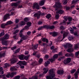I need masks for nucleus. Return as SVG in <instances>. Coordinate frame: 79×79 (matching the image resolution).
<instances>
[{"mask_svg": "<svg viewBox=\"0 0 79 79\" xmlns=\"http://www.w3.org/2000/svg\"><path fill=\"white\" fill-rule=\"evenodd\" d=\"M27 37H28V36L27 35H23L22 37V39L23 40H26V39H27Z\"/></svg>", "mask_w": 79, "mask_h": 79, "instance_id": "nucleus-13", "label": "nucleus"}, {"mask_svg": "<svg viewBox=\"0 0 79 79\" xmlns=\"http://www.w3.org/2000/svg\"><path fill=\"white\" fill-rule=\"evenodd\" d=\"M50 63V61H47V62H46L44 63L45 66L47 67V66H48V64H49Z\"/></svg>", "mask_w": 79, "mask_h": 79, "instance_id": "nucleus-22", "label": "nucleus"}, {"mask_svg": "<svg viewBox=\"0 0 79 79\" xmlns=\"http://www.w3.org/2000/svg\"><path fill=\"white\" fill-rule=\"evenodd\" d=\"M5 34V33H4V32H2L0 34V37H2V35H3Z\"/></svg>", "mask_w": 79, "mask_h": 79, "instance_id": "nucleus-62", "label": "nucleus"}, {"mask_svg": "<svg viewBox=\"0 0 79 79\" xmlns=\"http://www.w3.org/2000/svg\"><path fill=\"white\" fill-rule=\"evenodd\" d=\"M78 73H79V69L77 70V71L74 74L75 78L76 79H77L78 78V76H77Z\"/></svg>", "mask_w": 79, "mask_h": 79, "instance_id": "nucleus-10", "label": "nucleus"}, {"mask_svg": "<svg viewBox=\"0 0 79 79\" xmlns=\"http://www.w3.org/2000/svg\"><path fill=\"white\" fill-rule=\"evenodd\" d=\"M32 79H38L37 76H35L33 77L32 78Z\"/></svg>", "mask_w": 79, "mask_h": 79, "instance_id": "nucleus-59", "label": "nucleus"}, {"mask_svg": "<svg viewBox=\"0 0 79 79\" xmlns=\"http://www.w3.org/2000/svg\"><path fill=\"white\" fill-rule=\"evenodd\" d=\"M9 16H10V14H7L5 15L4 17V21H6V19H7V18H9Z\"/></svg>", "mask_w": 79, "mask_h": 79, "instance_id": "nucleus-12", "label": "nucleus"}, {"mask_svg": "<svg viewBox=\"0 0 79 79\" xmlns=\"http://www.w3.org/2000/svg\"><path fill=\"white\" fill-rule=\"evenodd\" d=\"M79 1V0H76L75 1L73 0V1H72V4H75L77 3V2H78Z\"/></svg>", "mask_w": 79, "mask_h": 79, "instance_id": "nucleus-31", "label": "nucleus"}, {"mask_svg": "<svg viewBox=\"0 0 79 79\" xmlns=\"http://www.w3.org/2000/svg\"><path fill=\"white\" fill-rule=\"evenodd\" d=\"M73 47V45H72L71 44H69L68 48H72Z\"/></svg>", "mask_w": 79, "mask_h": 79, "instance_id": "nucleus-61", "label": "nucleus"}, {"mask_svg": "<svg viewBox=\"0 0 79 79\" xmlns=\"http://www.w3.org/2000/svg\"><path fill=\"white\" fill-rule=\"evenodd\" d=\"M24 21L25 22H27V21H29V19L28 18H26L24 19Z\"/></svg>", "mask_w": 79, "mask_h": 79, "instance_id": "nucleus-39", "label": "nucleus"}, {"mask_svg": "<svg viewBox=\"0 0 79 79\" xmlns=\"http://www.w3.org/2000/svg\"><path fill=\"white\" fill-rule=\"evenodd\" d=\"M27 63L25 61H22V65H26Z\"/></svg>", "mask_w": 79, "mask_h": 79, "instance_id": "nucleus-49", "label": "nucleus"}, {"mask_svg": "<svg viewBox=\"0 0 79 79\" xmlns=\"http://www.w3.org/2000/svg\"><path fill=\"white\" fill-rule=\"evenodd\" d=\"M10 37V35L6 34L3 38H0V40H8Z\"/></svg>", "mask_w": 79, "mask_h": 79, "instance_id": "nucleus-3", "label": "nucleus"}, {"mask_svg": "<svg viewBox=\"0 0 79 79\" xmlns=\"http://www.w3.org/2000/svg\"><path fill=\"white\" fill-rule=\"evenodd\" d=\"M30 56L29 55H28V56H26L24 57V59H25L26 60H28V58H29V57Z\"/></svg>", "mask_w": 79, "mask_h": 79, "instance_id": "nucleus-44", "label": "nucleus"}, {"mask_svg": "<svg viewBox=\"0 0 79 79\" xmlns=\"http://www.w3.org/2000/svg\"><path fill=\"white\" fill-rule=\"evenodd\" d=\"M76 69H73L72 70H71V73H72V74H73V73H74V72H75V71H76Z\"/></svg>", "mask_w": 79, "mask_h": 79, "instance_id": "nucleus-45", "label": "nucleus"}, {"mask_svg": "<svg viewBox=\"0 0 79 79\" xmlns=\"http://www.w3.org/2000/svg\"><path fill=\"white\" fill-rule=\"evenodd\" d=\"M27 26H28V27H30L31 26V23L28 22L27 23Z\"/></svg>", "mask_w": 79, "mask_h": 79, "instance_id": "nucleus-37", "label": "nucleus"}, {"mask_svg": "<svg viewBox=\"0 0 79 79\" xmlns=\"http://www.w3.org/2000/svg\"><path fill=\"white\" fill-rule=\"evenodd\" d=\"M9 73L10 75V77L12 78L13 77H14V75H15V74H16L17 73L16 72H14Z\"/></svg>", "mask_w": 79, "mask_h": 79, "instance_id": "nucleus-9", "label": "nucleus"}, {"mask_svg": "<svg viewBox=\"0 0 79 79\" xmlns=\"http://www.w3.org/2000/svg\"><path fill=\"white\" fill-rule=\"evenodd\" d=\"M69 21H72L73 19L71 17H69L68 19Z\"/></svg>", "mask_w": 79, "mask_h": 79, "instance_id": "nucleus-64", "label": "nucleus"}, {"mask_svg": "<svg viewBox=\"0 0 79 79\" xmlns=\"http://www.w3.org/2000/svg\"><path fill=\"white\" fill-rule=\"evenodd\" d=\"M18 61V59H15L14 60H11V64H15L16 62Z\"/></svg>", "mask_w": 79, "mask_h": 79, "instance_id": "nucleus-17", "label": "nucleus"}, {"mask_svg": "<svg viewBox=\"0 0 79 79\" xmlns=\"http://www.w3.org/2000/svg\"><path fill=\"white\" fill-rule=\"evenodd\" d=\"M5 55V53H0V58H1L2 56H4Z\"/></svg>", "mask_w": 79, "mask_h": 79, "instance_id": "nucleus-27", "label": "nucleus"}, {"mask_svg": "<svg viewBox=\"0 0 79 79\" xmlns=\"http://www.w3.org/2000/svg\"><path fill=\"white\" fill-rule=\"evenodd\" d=\"M49 34L50 35H52L53 37H56V36H57V33L56 32H49Z\"/></svg>", "mask_w": 79, "mask_h": 79, "instance_id": "nucleus-11", "label": "nucleus"}, {"mask_svg": "<svg viewBox=\"0 0 79 79\" xmlns=\"http://www.w3.org/2000/svg\"><path fill=\"white\" fill-rule=\"evenodd\" d=\"M64 2L63 3L64 5H66V4H67V3H68V1L67 0H66L65 1L64 0Z\"/></svg>", "mask_w": 79, "mask_h": 79, "instance_id": "nucleus-63", "label": "nucleus"}, {"mask_svg": "<svg viewBox=\"0 0 79 79\" xmlns=\"http://www.w3.org/2000/svg\"><path fill=\"white\" fill-rule=\"evenodd\" d=\"M42 29H44V26H41L38 28V31H40V30H42Z\"/></svg>", "mask_w": 79, "mask_h": 79, "instance_id": "nucleus-38", "label": "nucleus"}, {"mask_svg": "<svg viewBox=\"0 0 79 79\" xmlns=\"http://www.w3.org/2000/svg\"><path fill=\"white\" fill-rule=\"evenodd\" d=\"M42 61H43V60H42V59H40L39 61V62L40 64V63H41V62H42Z\"/></svg>", "mask_w": 79, "mask_h": 79, "instance_id": "nucleus-58", "label": "nucleus"}, {"mask_svg": "<svg viewBox=\"0 0 79 79\" xmlns=\"http://www.w3.org/2000/svg\"><path fill=\"white\" fill-rule=\"evenodd\" d=\"M17 4L16 3H14L12 4L11 5V6H17Z\"/></svg>", "mask_w": 79, "mask_h": 79, "instance_id": "nucleus-54", "label": "nucleus"}, {"mask_svg": "<svg viewBox=\"0 0 79 79\" xmlns=\"http://www.w3.org/2000/svg\"><path fill=\"white\" fill-rule=\"evenodd\" d=\"M19 36L20 37H23V36L24 35H23V34L22 33H19Z\"/></svg>", "mask_w": 79, "mask_h": 79, "instance_id": "nucleus-56", "label": "nucleus"}, {"mask_svg": "<svg viewBox=\"0 0 79 79\" xmlns=\"http://www.w3.org/2000/svg\"><path fill=\"white\" fill-rule=\"evenodd\" d=\"M65 56H67V57H69V56H73V54L72 53H71L70 54L68 53L67 54H65Z\"/></svg>", "mask_w": 79, "mask_h": 79, "instance_id": "nucleus-15", "label": "nucleus"}, {"mask_svg": "<svg viewBox=\"0 0 79 79\" xmlns=\"http://www.w3.org/2000/svg\"><path fill=\"white\" fill-rule=\"evenodd\" d=\"M37 47H38V44H35L34 46L32 47L33 50H34V49H36L37 48Z\"/></svg>", "mask_w": 79, "mask_h": 79, "instance_id": "nucleus-25", "label": "nucleus"}, {"mask_svg": "<svg viewBox=\"0 0 79 79\" xmlns=\"http://www.w3.org/2000/svg\"><path fill=\"white\" fill-rule=\"evenodd\" d=\"M33 9H37V10H39L40 9V6L39 5V4L37 3H34L33 6Z\"/></svg>", "mask_w": 79, "mask_h": 79, "instance_id": "nucleus-4", "label": "nucleus"}, {"mask_svg": "<svg viewBox=\"0 0 79 79\" xmlns=\"http://www.w3.org/2000/svg\"><path fill=\"white\" fill-rule=\"evenodd\" d=\"M2 40V45H6V46L8 45V41L5 40Z\"/></svg>", "mask_w": 79, "mask_h": 79, "instance_id": "nucleus-7", "label": "nucleus"}, {"mask_svg": "<svg viewBox=\"0 0 79 79\" xmlns=\"http://www.w3.org/2000/svg\"><path fill=\"white\" fill-rule=\"evenodd\" d=\"M41 14V12L40 11L38 12L37 13L35 14L34 15L35 17H37V19H39Z\"/></svg>", "mask_w": 79, "mask_h": 79, "instance_id": "nucleus-6", "label": "nucleus"}, {"mask_svg": "<svg viewBox=\"0 0 79 79\" xmlns=\"http://www.w3.org/2000/svg\"><path fill=\"white\" fill-rule=\"evenodd\" d=\"M64 13V11L62 10H59L58 11L56 12V13H59L60 15H62Z\"/></svg>", "mask_w": 79, "mask_h": 79, "instance_id": "nucleus-14", "label": "nucleus"}, {"mask_svg": "<svg viewBox=\"0 0 79 79\" xmlns=\"http://www.w3.org/2000/svg\"><path fill=\"white\" fill-rule=\"evenodd\" d=\"M51 17V15L50 14H48L46 16V17L47 19H49V18H50Z\"/></svg>", "mask_w": 79, "mask_h": 79, "instance_id": "nucleus-36", "label": "nucleus"}, {"mask_svg": "<svg viewBox=\"0 0 79 79\" xmlns=\"http://www.w3.org/2000/svg\"><path fill=\"white\" fill-rule=\"evenodd\" d=\"M71 59L70 58H68L64 61V63L66 64L71 62Z\"/></svg>", "mask_w": 79, "mask_h": 79, "instance_id": "nucleus-5", "label": "nucleus"}, {"mask_svg": "<svg viewBox=\"0 0 79 79\" xmlns=\"http://www.w3.org/2000/svg\"><path fill=\"white\" fill-rule=\"evenodd\" d=\"M64 58V56L61 57L60 58H59L58 59V61H61V60H62L63 59V58Z\"/></svg>", "mask_w": 79, "mask_h": 79, "instance_id": "nucleus-50", "label": "nucleus"}, {"mask_svg": "<svg viewBox=\"0 0 79 79\" xmlns=\"http://www.w3.org/2000/svg\"><path fill=\"white\" fill-rule=\"evenodd\" d=\"M20 79V76L18 75L17 76L15 77L14 78V79Z\"/></svg>", "mask_w": 79, "mask_h": 79, "instance_id": "nucleus-35", "label": "nucleus"}, {"mask_svg": "<svg viewBox=\"0 0 79 79\" xmlns=\"http://www.w3.org/2000/svg\"><path fill=\"white\" fill-rule=\"evenodd\" d=\"M56 19H58L59 18V14L58 13H56Z\"/></svg>", "mask_w": 79, "mask_h": 79, "instance_id": "nucleus-52", "label": "nucleus"}, {"mask_svg": "<svg viewBox=\"0 0 79 79\" xmlns=\"http://www.w3.org/2000/svg\"><path fill=\"white\" fill-rule=\"evenodd\" d=\"M42 41L43 42H46V43H48V39L45 38H43L42 39Z\"/></svg>", "mask_w": 79, "mask_h": 79, "instance_id": "nucleus-29", "label": "nucleus"}, {"mask_svg": "<svg viewBox=\"0 0 79 79\" xmlns=\"http://www.w3.org/2000/svg\"><path fill=\"white\" fill-rule=\"evenodd\" d=\"M79 55V51L75 52V56H77Z\"/></svg>", "mask_w": 79, "mask_h": 79, "instance_id": "nucleus-55", "label": "nucleus"}, {"mask_svg": "<svg viewBox=\"0 0 79 79\" xmlns=\"http://www.w3.org/2000/svg\"><path fill=\"white\" fill-rule=\"evenodd\" d=\"M55 26L53 25L49 26V29H55Z\"/></svg>", "mask_w": 79, "mask_h": 79, "instance_id": "nucleus-34", "label": "nucleus"}, {"mask_svg": "<svg viewBox=\"0 0 79 79\" xmlns=\"http://www.w3.org/2000/svg\"><path fill=\"white\" fill-rule=\"evenodd\" d=\"M6 75H2V78L3 79H6Z\"/></svg>", "mask_w": 79, "mask_h": 79, "instance_id": "nucleus-48", "label": "nucleus"}, {"mask_svg": "<svg viewBox=\"0 0 79 79\" xmlns=\"http://www.w3.org/2000/svg\"><path fill=\"white\" fill-rule=\"evenodd\" d=\"M68 34V32H65L63 34V39H64V38H65L66 36H67Z\"/></svg>", "mask_w": 79, "mask_h": 79, "instance_id": "nucleus-23", "label": "nucleus"}, {"mask_svg": "<svg viewBox=\"0 0 79 79\" xmlns=\"http://www.w3.org/2000/svg\"><path fill=\"white\" fill-rule=\"evenodd\" d=\"M49 61H50L51 63H53L55 60V59L53 58L51 59H49Z\"/></svg>", "mask_w": 79, "mask_h": 79, "instance_id": "nucleus-47", "label": "nucleus"}, {"mask_svg": "<svg viewBox=\"0 0 79 79\" xmlns=\"http://www.w3.org/2000/svg\"><path fill=\"white\" fill-rule=\"evenodd\" d=\"M6 26V24H1V26L2 28H4Z\"/></svg>", "mask_w": 79, "mask_h": 79, "instance_id": "nucleus-46", "label": "nucleus"}, {"mask_svg": "<svg viewBox=\"0 0 79 79\" xmlns=\"http://www.w3.org/2000/svg\"><path fill=\"white\" fill-rule=\"evenodd\" d=\"M19 58L20 60H24V55H20L19 56Z\"/></svg>", "mask_w": 79, "mask_h": 79, "instance_id": "nucleus-19", "label": "nucleus"}, {"mask_svg": "<svg viewBox=\"0 0 79 79\" xmlns=\"http://www.w3.org/2000/svg\"><path fill=\"white\" fill-rule=\"evenodd\" d=\"M49 74L48 76L46 77V79H52L55 77V74L53 71V69H51L49 71Z\"/></svg>", "mask_w": 79, "mask_h": 79, "instance_id": "nucleus-1", "label": "nucleus"}, {"mask_svg": "<svg viewBox=\"0 0 79 79\" xmlns=\"http://www.w3.org/2000/svg\"><path fill=\"white\" fill-rule=\"evenodd\" d=\"M20 48H19L18 49H17V50L15 51V53L16 54L17 53H18V52H19V51H20Z\"/></svg>", "mask_w": 79, "mask_h": 79, "instance_id": "nucleus-51", "label": "nucleus"}, {"mask_svg": "<svg viewBox=\"0 0 79 79\" xmlns=\"http://www.w3.org/2000/svg\"><path fill=\"white\" fill-rule=\"evenodd\" d=\"M53 7L54 8H56V10H57V9H62L63 8V6H62L61 3L60 2H56Z\"/></svg>", "mask_w": 79, "mask_h": 79, "instance_id": "nucleus-2", "label": "nucleus"}, {"mask_svg": "<svg viewBox=\"0 0 79 79\" xmlns=\"http://www.w3.org/2000/svg\"><path fill=\"white\" fill-rule=\"evenodd\" d=\"M13 24V22L11 21H8L6 23V26H7V25H8V24Z\"/></svg>", "mask_w": 79, "mask_h": 79, "instance_id": "nucleus-24", "label": "nucleus"}, {"mask_svg": "<svg viewBox=\"0 0 79 79\" xmlns=\"http://www.w3.org/2000/svg\"><path fill=\"white\" fill-rule=\"evenodd\" d=\"M44 28H46V29H50V26L45 25L43 26Z\"/></svg>", "mask_w": 79, "mask_h": 79, "instance_id": "nucleus-30", "label": "nucleus"}, {"mask_svg": "<svg viewBox=\"0 0 79 79\" xmlns=\"http://www.w3.org/2000/svg\"><path fill=\"white\" fill-rule=\"evenodd\" d=\"M58 56V55L57 54L53 56V58H54L55 60V59H56V58H57Z\"/></svg>", "mask_w": 79, "mask_h": 79, "instance_id": "nucleus-41", "label": "nucleus"}, {"mask_svg": "<svg viewBox=\"0 0 79 79\" xmlns=\"http://www.w3.org/2000/svg\"><path fill=\"white\" fill-rule=\"evenodd\" d=\"M19 32V30H16L14 32V34H16V33H18Z\"/></svg>", "mask_w": 79, "mask_h": 79, "instance_id": "nucleus-60", "label": "nucleus"}, {"mask_svg": "<svg viewBox=\"0 0 79 79\" xmlns=\"http://www.w3.org/2000/svg\"><path fill=\"white\" fill-rule=\"evenodd\" d=\"M64 20H63V22L62 23H61V24H63L66 25V21H68V17H67L66 16H64Z\"/></svg>", "mask_w": 79, "mask_h": 79, "instance_id": "nucleus-8", "label": "nucleus"}, {"mask_svg": "<svg viewBox=\"0 0 79 79\" xmlns=\"http://www.w3.org/2000/svg\"><path fill=\"white\" fill-rule=\"evenodd\" d=\"M43 70L44 71V74H46L47 72H48V69H45V68H44L43 69Z\"/></svg>", "mask_w": 79, "mask_h": 79, "instance_id": "nucleus-26", "label": "nucleus"}, {"mask_svg": "<svg viewBox=\"0 0 79 79\" xmlns=\"http://www.w3.org/2000/svg\"><path fill=\"white\" fill-rule=\"evenodd\" d=\"M68 39L70 41L74 40V36H73L70 35L68 37Z\"/></svg>", "mask_w": 79, "mask_h": 79, "instance_id": "nucleus-20", "label": "nucleus"}, {"mask_svg": "<svg viewBox=\"0 0 79 79\" xmlns=\"http://www.w3.org/2000/svg\"><path fill=\"white\" fill-rule=\"evenodd\" d=\"M68 45H69V43H67L66 44L64 45V47L65 48H68Z\"/></svg>", "mask_w": 79, "mask_h": 79, "instance_id": "nucleus-42", "label": "nucleus"}, {"mask_svg": "<svg viewBox=\"0 0 79 79\" xmlns=\"http://www.w3.org/2000/svg\"><path fill=\"white\" fill-rule=\"evenodd\" d=\"M10 71H15V70H16V69H15V67L14 66V67H11L10 68Z\"/></svg>", "mask_w": 79, "mask_h": 79, "instance_id": "nucleus-28", "label": "nucleus"}, {"mask_svg": "<svg viewBox=\"0 0 79 79\" xmlns=\"http://www.w3.org/2000/svg\"><path fill=\"white\" fill-rule=\"evenodd\" d=\"M45 1L44 0H42L41 1V2H39V5H40V6H42L44 5V2Z\"/></svg>", "mask_w": 79, "mask_h": 79, "instance_id": "nucleus-16", "label": "nucleus"}, {"mask_svg": "<svg viewBox=\"0 0 79 79\" xmlns=\"http://www.w3.org/2000/svg\"><path fill=\"white\" fill-rule=\"evenodd\" d=\"M64 73V71L62 70H59L57 71V73L58 74H62Z\"/></svg>", "mask_w": 79, "mask_h": 79, "instance_id": "nucleus-18", "label": "nucleus"}, {"mask_svg": "<svg viewBox=\"0 0 79 79\" xmlns=\"http://www.w3.org/2000/svg\"><path fill=\"white\" fill-rule=\"evenodd\" d=\"M16 48V46H14V47H12V48H11V49L12 50H15Z\"/></svg>", "mask_w": 79, "mask_h": 79, "instance_id": "nucleus-53", "label": "nucleus"}, {"mask_svg": "<svg viewBox=\"0 0 79 79\" xmlns=\"http://www.w3.org/2000/svg\"><path fill=\"white\" fill-rule=\"evenodd\" d=\"M60 29H62V30H64V29H66L65 27L63 26H61V27H60Z\"/></svg>", "mask_w": 79, "mask_h": 79, "instance_id": "nucleus-57", "label": "nucleus"}, {"mask_svg": "<svg viewBox=\"0 0 79 79\" xmlns=\"http://www.w3.org/2000/svg\"><path fill=\"white\" fill-rule=\"evenodd\" d=\"M78 45L79 44H75L74 46V48L75 49H77V48H78Z\"/></svg>", "mask_w": 79, "mask_h": 79, "instance_id": "nucleus-40", "label": "nucleus"}, {"mask_svg": "<svg viewBox=\"0 0 79 79\" xmlns=\"http://www.w3.org/2000/svg\"><path fill=\"white\" fill-rule=\"evenodd\" d=\"M5 66L4 68H7V67H8V66H10V64L8 63H6V64H5Z\"/></svg>", "mask_w": 79, "mask_h": 79, "instance_id": "nucleus-33", "label": "nucleus"}, {"mask_svg": "<svg viewBox=\"0 0 79 79\" xmlns=\"http://www.w3.org/2000/svg\"><path fill=\"white\" fill-rule=\"evenodd\" d=\"M20 24L21 26H23V25H25V22L23 21H22L21 22V23Z\"/></svg>", "mask_w": 79, "mask_h": 79, "instance_id": "nucleus-43", "label": "nucleus"}, {"mask_svg": "<svg viewBox=\"0 0 79 79\" xmlns=\"http://www.w3.org/2000/svg\"><path fill=\"white\" fill-rule=\"evenodd\" d=\"M73 51V48H69L67 50V52H72Z\"/></svg>", "mask_w": 79, "mask_h": 79, "instance_id": "nucleus-21", "label": "nucleus"}, {"mask_svg": "<svg viewBox=\"0 0 79 79\" xmlns=\"http://www.w3.org/2000/svg\"><path fill=\"white\" fill-rule=\"evenodd\" d=\"M17 64H19L20 66H21V65H23V61H20L18 63H17Z\"/></svg>", "mask_w": 79, "mask_h": 79, "instance_id": "nucleus-32", "label": "nucleus"}]
</instances>
